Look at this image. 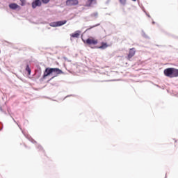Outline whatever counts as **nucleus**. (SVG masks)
Segmentation results:
<instances>
[{
	"label": "nucleus",
	"instance_id": "nucleus-1",
	"mask_svg": "<svg viewBox=\"0 0 178 178\" xmlns=\"http://www.w3.org/2000/svg\"><path fill=\"white\" fill-rule=\"evenodd\" d=\"M51 74H54V77H56L59 74H63V71H62L59 68H49L47 67L45 69L42 79H46L48 76H51Z\"/></svg>",
	"mask_w": 178,
	"mask_h": 178
},
{
	"label": "nucleus",
	"instance_id": "nucleus-2",
	"mask_svg": "<svg viewBox=\"0 0 178 178\" xmlns=\"http://www.w3.org/2000/svg\"><path fill=\"white\" fill-rule=\"evenodd\" d=\"M164 74L166 77L173 79V77H178V69L170 67L165 69L163 71Z\"/></svg>",
	"mask_w": 178,
	"mask_h": 178
},
{
	"label": "nucleus",
	"instance_id": "nucleus-3",
	"mask_svg": "<svg viewBox=\"0 0 178 178\" xmlns=\"http://www.w3.org/2000/svg\"><path fill=\"white\" fill-rule=\"evenodd\" d=\"M67 23V21L64 20V21H58L56 22H51L50 24L51 27H59L60 26H63V24H66Z\"/></svg>",
	"mask_w": 178,
	"mask_h": 178
},
{
	"label": "nucleus",
	"instance_id": "nucleus-4",
	"mask_svg": "<svg viewBox=\"0 0 178 178\" xmlns=\"http://www.w3.org/2000/svg\"><path fill=\"white\" fill-rule=\"evenodd\" d=\"M86 44L88 45H97L98 44V40L94 38H89L86 40Z\"/></svg>",
	"mask_w": 178,
	"mask_h": 178
},
{
	"label": "nucleus",
	"instance_id": "nucleus-5",
	"mask_svg": "<svg viewBox=\"0 0 178 178\" xmlns=\"http://www.w3.org/2000/svg\"><path fill=\"white\" fill-rule=\"evenodd\" d=\"M134 55H136V48L134 47V48L129 49V54L127 56L128 60H130V59H131L133 56H134Z\"/></svg>",
	"mask_w": 178,
	"mask_h": 178
},
{
	"label": "nucleus",
	"instance_id": "nucleus-6",
	"mask_svg": "<svg viewBox=\"0 0 178 178\" xmlns=\"http://www.w3.org/2000/svg\"><path fill=\"white\" fill-rule=\"evenodd\" d=\"M66 5H67V6H74V5H79V0H67Z\"/></svg>",
	"mask_w": 178,
	"mask_h": 178
},
{
	"label": "nucleus",
	"instance_id": "nucleus-7",
	"mask_svg": "<svg viewBox=\"0 0 178 178\" xmlns=\"http://www.w3.org/2000/svg\"><path fill=\"white\" fill-rule=\"evenodd\" d=\"M37 6H41V1H40V0H35V1H33L32 3V8L33 9H35V8Z\"/></svg>",
	"mask_w": 178,
	"mask_h": 178
},
{
	"label": "nucleus",
	"instance_id": "nucleus-8",
	"mask_svg": "<svg viewBox=\"0 0 178 178\" xmlns=\"http://www.w3.org/2000/svg\"><path fill=\"white\" fill-rule=\"evenodd\" d=\"M97 3V0H88L86 2V6H92V5H96Z\"/></svg>",
	"mask_w": 178,
	"mask_h": 178
},
{
	"label": "nucleus",
	"instance_id": "nucleus-9",
	"mask_svg": "<svg viewBox=\"0 0 178 178\" xmlns=\"http://www.w3.org/2000/svg\"><path fill=\"white\" fill-rule=\"evenodd\" d=\"M9 8L10 9H17V8H19V5L16 3H11L9 5Z\"/></svg>",
	"mask_w": 178,
	"mask_h": 178
},
{
	"label": "nucleus",
	"instance_id": "nucleus-10",
	"mask_svg": "<svg viewBox=\"0 0 178 178\" xmlns=\"http://www.w3.org/2000/svg\"><path fill=\"white\" fill-rule=\"evenodd\" d=\"M71 37H72V38H79V37H80V33L79 32H75L74 33L71 34Z\"/></svg>",
	"mask_w": 178,
	"mask_h": 178
},
{
	"label": "nucleus",
	"instance_id": "nucleus-11",
	"mask_svg": "<svg viewBox=\"0 0 178 178\" xmlns=\"http://www.w3.org/2000/svg\"><path fill=\"white\" fill-rule=\"evenodd\" d=\"M99 48L100 49H106V48H108V44L105 42H102V45Z\"/></svg>",
	"mask_w": 178,
	"mask_h": 178
},
{
	"label": "nucleus",
	"instance_id": "nucleus-12",
	"mask_svg": "<svg viewBox=\"0 0 178 178\" xmlns=\"http://www.w3.org/2000/svg\"><path fill=\"white\" fill-rule=\"evenodd\" d=\"M26 71L28 72V74L30 75L31 74V69H30V66L26 65Z\"/></svg>",
	"mask_w": 178,
	"mask_h": 178
},
{
	"label": "nucleus",
	"instance_id": "nucleus-13",
	"mask_svg": "<svg viewBox=\"0 0 178 178\" xmlns=\"http://www.w3.org/2000/svg\"><path fill=\"white\" fill-rule=\"evenodd\" d=\"M92 17H98V13H93L91 14Z\"/></svg>",
	"mask_w": 178,
	"mask_h": 178
},
{
	"label": "nucleus",
	"instance_id": "nucleus-14",
	"mask_svg": "<svg viewBox=\"0 0 178 178\" xmlns=\"http://www.w3.org/2000/svg\"><path fill=\"white\" fill-rule=\"evenodd\" d=\"M126 1H127V0H119L120 3L122 5H126Z\"/></svg>",
	"mask_w": 178,
	"mask_h": 178
},
{
	"label": "nucleus",
	"instance_id": "nucleus-15",
	"mask_svg": "<svg viewBox=\"0 0 178 178\" xmlns=\"http://www.w3.org/2000/svg\"><path fill=\"white\" fill-rule=\"evenodd\" d=\"M42 2H43V3H48V2H49V0H42Z\"/></svg>",
	"mask_w": 178,
	"mask_h": 178
},
{
	"label": "nucleus",
	"instance_id": "nucleus-16",
	"mask_svg": "<svg viewBox=\"0 0 178 178\" xmlns=\"http://www.w3.org/2000/svg\"><path fill=\"white\" fill-rule=\"evenodd\" d=\"M94 27H97V26H92V27L88 29V30H91V29H94Z\"/></svg>",
	"mask_w": 178,
	"mask_h": 178
},
{
	"label": "nucleus",
	"instance_id": "nucleus-17",
	"mask_svg": "<svg viewBox=\"0 0 178 178\" xmlns=\"http://www.w3.org/2000/svg\"><path fill=\"white\" fill-rule=\"evenodd\" d=\"M132 1H134V2H136V1H137V0H132Z\"/></svg>",
	"mask_w": 178,
	"mask_h": 178
}]
</instances>
